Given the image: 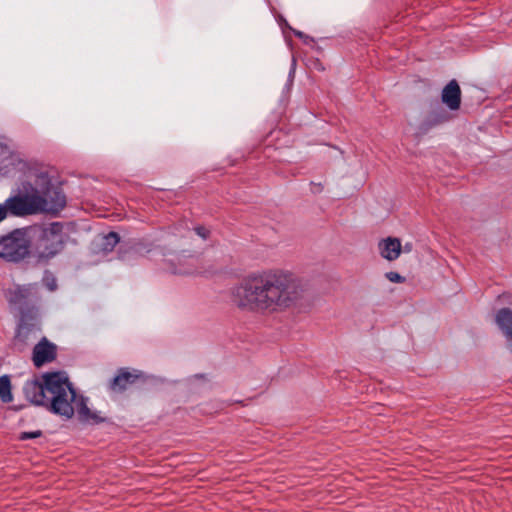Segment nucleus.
I'll return each instance as SVG.
<instances>
[{
	"mask_svg": "<svg viewBox=\"0 0 512 512\" xmlns=\"http://www.w3.org/2000/svg\"><path fill=\"white\" fill-rule=\"evenodd\" d=\"M41 333V323L38 309L28 308L20 316L17 332L14 338V345L22 350L28 344L34 342Z\"/></svg>",
	"mask_w": 512,
	"mask_h": 512,
	"instance_id": "0eeeda50",
	"label": "nucleus"
},
{
	"mask_svg": "<svg viewBox=\"0 0 512 512\" xmlns=\"http://www.w3.org/2000/svg\"><path fill=\"white\" fill-rule=\"evenodd\" d=\"M66 204L65 194H15L4 204L7 214L26 216L38 213H57Z\"/></svg>",
	"mask_w": 512,
	"mask_h": 512,
	"instance_id": "7ed1b4c3",
	"label": "nucleus"
},
{
	"mask_svg": "<svg viewBox=\"0 0 512 512\" xmlns=\"http://www.w3.org/2000/svg\"><path fill=\"white\" fill-rule=\"evenodd\" d=\"M385 276L390 282H393V283H402L405 280V278L403 276H401L399 273L393 272V271L387 272Z\"/></svg>",
	"mask_w": 512,
	"mask_h": 512,
	"instance_id": "6ab92c4d",
	"label": "nucleus"
},
{
	"mask_svg": "<svg viewBox=\"0 0 512 512\" xmlns=\"http://www.w3.org/2000/svg\"><path fill=\"white\" fill-rule=\"evenodd\" d=\"M194 231L203 240L208 239V237L210 235V230L204 226H196V227H194Z\"/></svg>",
	"mask_w": 512,
	"mask_h": 512,
	"instance_id": "aec40b11",
	"label": "nucleus"
},
{
	"mask_svg": "<svg viewBox=\"0 0 512 512\" xmlns=\"http://www.w3.org/2000/svg\"><path fill=\"white\" fill-rule=\"evenodd\" d=\"M33 227L17 228L0 236V258L18 263L30 254Z\"/></svg>",
	"mask_w": 512,
	"mask_h": 512,
	"instance_id": "20e7f679",
	"label": "nucleus"
},
{
	"mask_svg": "<svg viewBox=\"0 0 512 512\" xmlns=\"http://www.w3.org/2000/svg\"><path fill=\"white\" fill-rule=\"evenodd\" d=\"M184 225H185V228H186L187 230H189V229H190V228H189V226H188V223H187V222H185V223H184Z\"/></svg>",
	"mask_w": 512,
	"mask_h": 512,
	"instance_id": "393cba45",
	"label": "nucleus"
},
{
	"mask_svg": "<svg viewBox=\"0 0 512 512\" xmlns=\"http://www.w3.org/2000/svg\"><path fill=\"white\" fill-rule=\"evenodd\" d=\"M448 120V116L445 112H432L430 113L420 124L419 132L422 134L427 133L431 128L442 124Z\"/></svg>",
	"mask_w": 512,
	"mask_h": 512,
	"instance_id": "4468645a",
	"label": "nucleus"
},
{
	"mask_svg": "<svg viewBox=\"0 0 512 512\" xmlns=\"http://www.w3.org/2000/svg\"><path fill=\"white\" fill-rule=\"evenodd\" d=\"M7 217V209L0 203V223Z\"/></svg>",
	"mask_w": 512,
	"mask_h": 512,
	"instance_id": "412c9836",
	"label": "nucleus"
},
{
	"mask_svg": "<svg viewBox=\"0 0 512 512\" xmlns=\"http://www.w3.org/2000/svg\"><path fill=\"white\" fill-rule=\"evenodd\" d=\"M48 288L53 291L56 288L55 280H52L51 283H47Z\"/></svg>",
	"mask_w": 512,
	"mask_h": 512,
	"instance_id": "4be33fe9",
	"label": "nucleus"
},
{
	"mask_svg": "<svg viewBox=\"0 0 512 512\" xmlns=\"http://www.w3.org/2000/svg\"><path fill=\"white\" fill-rule=\"evenodd\" d=\"M119 242V236L115 232H110L107 235H104L101 238L100 247L104 252H109L114 249V247Z\"/></svg>",
	"mask_w": 512,
	"mask_h": 512,
	"instance_id": "dca6fc26",
	"label": "nucleus"
},
{
	"mask_svg": "<svg viewBox=\"0 0 512 512\" xmlns=\"http://www.w3.org/2000/svg\"><path fill=\"white\" fill-rule=\"evenodd\" d=\"M42 436L41 430L31 431V432H21L19 435V439L22 441L35 439Z\"/></svg>",
	"mask_w": 512,
	"mask_h": 512,
	"instance_id": "f3484780",
	"label": "nucleus"
},
{
	"mask_svg": "<svg viewBox=\"0 0 512 512\" xmlns=\"http://www.w3.org/2000/svg\"><path fill=\"white\" fill-rule=\"evenodd\" d=\"M29 294L28 288L20 286L11 290L9 293V302L16 306L20 315H22L23 311H27L28 308L34 307L33 305H29Z\"/></svg>",
	"mask_w": 512,
	"mask_h": 512,
	"instance_id": "ddd939ff",
	"label": "nucleus"
},
{
	"mask_svg": "<svg viewBox=\"0 0 512 512\" xmlns=\"http://www.w3.org/2000/svg\"><path fill=\"white\" fill-rule=\"evenodd\" d=\"M412 250V244L406 243L404 246V252H410Z\"/></svg>",
	"mask_w": 512,
	"mask_h": 512,
	"instance_id": "5701e85b",
	"label": "nucleus"
},
{
	"mask_svg": "<svg viewBox=\"0 0 512 512\" xmlns=\"http://www.w3.org/2000/svg\"><path fill=\"white\" fill-rule=\"evenodd\" d=\"M441 101L450 110H458L461 105V89L456 80H451L442 90Z\"/></svg>",
	"mask_w": 512,
	"mask_h": 512,
	"instance_id": "1a4fd4ad",
	"label": "nucleus"
},
{
	"mask_svg": "<svg viewBox=\"0 0 512 512\" xmlns=\"http://www.w3.org/2000/svg\"><path fill=\"white\" fill-rule=\"evenodd\" d=\"M33 237H38L37 253L40 259H50L64 247L63 226L53 222L47 227H33Z\"/></svg>",
	"mask_w": 512,
	"mask_h": 512,
	"instance_id": "423d86ee",
	"label": "nucleus"
},
{
	"mask_svg": "<svg viewBox=\"0 0 512 512\" xmlns=\"http://www.w3.org/2000/svg\"><path fill=\"white\" fill-rule=\"evenodd\" d=\"M495 322L508 342V348L512 352V310L501 308L497 311Z\"/></svg>",
	"mask_w": 512,
	"mask_h": 512,
	"instance_id": "9d476101",
	"label": "nucleus"
},
{
	"mask_svg": "<svg viewBox=\"0 0 512 512\" xmlns=\"http://www.w3.org/2000/svg\"><path fill=\"white\" fill-rule=\"evenodd\" d=\"M56 356L57 346L43 337L33 348L32 361L35 367L40 368L44 364L54 361Z\"/></svg>",
	"mask_w": 512,
	"mask_h": 512,
	"instance_id": "6e6552de",
	"label": "nucleus"
},
{
	"mask_svg": "<svg viewBox=\"0 0 512 512\" xmlns=\"http://www.w3.org/2000/svg\"><path fill=\"white\" fill-rule=\"evenodd\" d=\"M140 374L135 370L130 372L128 369L122 368L110 383V389L115 392L124 391L128 385L133 384Z\"/></svg>",
	"mask_w": 512,
	"mask_h": 512,
	"instance_id": "9b49d317",
	"label": "nucleus"
},
{
	"mask_svg": "<svg viewBox=\"0 0 512 512\" xmlns=\"http://www.w3.org/2000/svg\"><path fill=\"white\" fill-rule=\"evenodd\" d=\"M23 393L29 402L44 406L67 419L72 418L76 408L81 422L99 424L105 421L104 417L87 406L83 397L77 399L75 389L64 372L44 373L39 378L27 380Z\"/></svg>",
	"mask_w": 512,
	"mask_h": 512,
	"instance_id": "f03ea898",
	"label": "nucleus"
},
{
	"mask_svg": "<svg viewBox=\"0 0 512 512\" xmlns=\"http://www.w3.org/2000/svg\"><path fill=\"white\" fill-rule=\"evenodd\" d=\"M0 399L4 403H10L13 400L11 393V381L7 375L0 377Z\"/></svg>",
	"mask_w": 512,
	"mask_h": 512,
	"instance_id": "2eb2a0df",
	"label": "nucleus"
},
{
	"mask_svg": "<svg viewBox=\"0 0 512 512\" xmlns=\"http://www.w3.org/2000/svg\"><path fill=\"white\" fill-rule=\"evenodd\" d=\"M295 35H296V36H298V37H302L303 33H302V32H300V31H296V32H295Z\"/></svg>",
	"mask_w": 512,
	"mask_h": 512,
	"instance_id": "b1692460",
	"label": "nucleus"
},
{
	"mask_svg": "<svg viewBox=\"0 0 512 512\" xmlns=\"http://www.w3.org/2000/svg\"><path fill=\"white\" fill-rule=\"evenodd\" d=\"M173 273L180 274V275H195V274H199L200 271H198L196 269L188 268V267H179V268H175L173 270Z\"/></svg>",
	"mask_w": 512,
	"mask_h": 512,
	"instance_id": "a211bd4d",
	"label": "nucleus"
},
{
	"mask_svg": "<svg viewBox=\"0 0 512 512\" xmlns=\"http://www.w3.org/2000/svg\"><path fill=\"white\" fill-rule=\"evenodd\" d=\"M66 182L54 168H35L27 174L23 190L18 192H61Z\"/></svg>",
	"mask_w": 512,
	"mask_h": 512,
	"instance_id": "39448f33",
	"label": "nucleus"
},
{
	"mask_svg": "<svg viewBox=\"0 0 512 512\" xmlns=\"http://www.w3.org/2000/svg\"><path fill=\"white\" fill-rule=\"evenodd\" d=\"M378 248L384 259L394 261L400 256L402 245L398 238L388 237L379 242Z\"/></svg>",
	"mask_w": 512,
	"mask_h": 512,
	"instance_id": "f8f14e48",
	"label": "nucleus"
},
{
	"mask_svg": "<svg viewBox=\"0 0 512 512\" xmlns=\"http://www.w3.org/2000/svg\"><path fill=\"white\" fill-rule=\"evenodd\" d=\"M308 290L307 282L289 272L276 271L244 278L231 289V301L239 309L255 313L282 312L298 305Z\"/></svg>",
	"mask_w": 512,
	"mask_h": 512,
	"instance_id": "f257e3e1",
	"label": "nucleus"
}]
</instances>
